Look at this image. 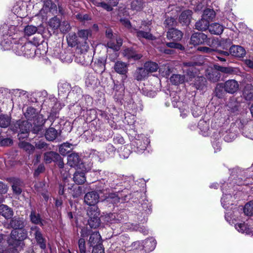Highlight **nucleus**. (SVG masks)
<instances>
[{"instance_id":"nucleus-35","label":"nucleus","mask_w":253,"mask_h":253,"mask_svg":"<svg viewBox=\"0 0 253 253\" xmlns=\"http://www.w3.org/2000/svg\"><path fill=\"white\" fill-rule=\"evenodd\" d=\"M72 146L68 142L63 143L59 146V151L62 155L65 156L72 150Z\"/></svg>"},{"instance_id":"nucleus-58","label":"nucleus","mask_w":253,"mask_h":253,"mask_svg":"<svg viewBox=\"0 0 253 253\" xmlns=\"http://www.w3.org/2000/svg\"><path fill=\"white\" fill-rule=\"evenodd\" d=\"M25 118L26 119V121L28 122H31L32 121V107H28L26 112L24 113Z\"/></svg>"},{"instance_id":"nucleus-15","label":"nucleus","mask_w":253,"mask_h":253,"mask_svg":"<svg viewBox=\"0 0 253 253\" xmlns=\"http://www.w3.org/2000/svg\"><path fill=\"white\" fill-rule=\"evenodd\" d=\"M9 226L13 228V230H23L24 226L23 219L15 216L10 220Z\"/></svg>"},{"instance_id":"nucleus-61","label":"nucleus","mask_w":253,"mask_h":253,"mask_svg":"<svg viewBox=\"0 0 253 253\" xmlns=\"http://www.w3.org/2000/svg\"><path fill=\"white\" fill-rule=\"evenodd\" d=\"M44 170V167L43 165H40L38 168L35 170L34 172L35 176H38Z\"/></svg>"},{"instance_id":"nucleus-3","label":"nucleus","mask_w":253,"mask_h":253,"mask_svg":"<svg viewBox=\"0 0 253 253\" xmlns=\"http://www.w3.org/2000/svg\"><path fill=\"white\" fill-rule=\"evenodd\" d=\"M87 214L89 217L88 223L91 228H96L100 224V212L97 207L88 208Z\"/></svg>"},{"instance_id":"nucleus-18","label":"nucleus","mask_w":253,"mask_h":253,"mask_svg":"<svg viewBox=\"0 0 253 253\" xmlns=\"http://www.w3.org/2000/svg\"><path fill=\"white\" fill-rule=\"evenodd\" d=\"M114 69L118 74L125 75L127 72V64L122 61H117L115 63Z\"/></svg>"},{"instance_id":"nucleus-40","label":"nucleus","mask_w":253,"mask_h":253,"mask_svg":"<svg viewBox=\"0 0 253 253\" xmlns=\"http://www.w3.org/2000/svg\"><path fill=\"white\" fill-rule=\"evenodd\" d=\"M207 77L210 81L214 83L217 82L219 80L221 77V75L217 70L211 71L208 73Z\"/></svg>"},{"instance_id":"nucleus-45","label":"nucleus","mask_w":253,"mask_h":253,"mask_svg":"<svg viewBox=\"0 0 253 253\" xmlns=\"http://www.w3.org/2000/svg\"><path fill=\"white\" fill-rule=\"evenodd\" d=\"M68 44L71 47L75 46L77 44V37L75 33H70L67 37Z\"/></svg>"},{"instance_id":"nucleus-23","label":"nucleus","mask_w":253,"mask_h":253,"mask_svg":"<svg viewBox=\"0 0 253 253\" xmlns=\"http://www.w3.org/2000/svg\"><path fill=\"white\" fill-rule=\"evenodd\" d=\"M134 30L136 31V36L138 38H145L148 40L153 39V36L150 33V28L149 26L147 27L145 31Z\"/></svg>"},{"instance_id":"nucleus-1","label":"nucleus","mask_w":253,"mask_h":253,"mask_svg":"<svg viewBox=\"0 0 253 253\" xmlns=\"http://www.w3.org/2000/svg\"><path fill=\"white\" fill-rule=\"evenodd\" d=\"M31 126V122L19 120L12 123L10 129L12 131L18 133L19 139H24L29 135Z\"/></svg>"},{"instance_id":"nucleus-36","label":"nucleus","mask_w":253,"mask_h":253,"mask_svg":"<svg viewBox=\"0 0 253 253\" xmlns=\"http://www.w3.org/2000/svg\"><path fill=\"white\" fill-rule=\"evenodd\" d=\"M60 25V20L57 17L50 19L48 22L49 28L54 32L57 30Z\"/></svg>"},{"instance_id":"nucleus-7","label":"nucleus","mask_w":253,"mask_h":253,"mask_svg":"<svg viewBox=\"0 0 253 253\" xmlns=\"http://www.w3.org/2000/svg\"><path fill=\"white\" fill-rule=\"evenodd\" d=\"M225 91L230 94H234L237 92L239 88V84L235 80H229L223 83Z\"/></svg>"},{"instance_id":"nucleus-31","label":"nucleus","mask_w":253,"mask_h":253,"mask_svg":"<svg viewBox=\"0 0 253 253\" xmlns=\"http://www.w3.org/2000/svg\"><path fill=\"white\" fill-rule=\"evenodd\" d=\"M46 139L48 141H53L57 136V131L53 127L49 128L44 134Z\"/></svg>"},{"instance_id":"nucleus-55","label":"nucleus","mask_w":253,"mask_h":253,"mask_svg":"<svg viewBox=\"0 0 253 253\" xmlns=\"http://www.w3.org/2000/svg\"><path fill=\"white\" fill-rule=\"evenodd\" d=\"M33 223L39 224L41 226L43 225L42 220L41 219V216L39 214L37 215L33 214Z\"/></svg>"},{"instance_id":"nucleus-9","label":"nucleus","mask_w":253,"mask_h":253,"mask_svg":"<svg viewBox=\"0 0 253 253\" xmlns=\"http://www.w3.org/2000/svg\"><path fill=\"white\" fill-rule=\"evenodd\" d=\"M241 125L240 121H236L235 123H232L231 125V132L224 136V139L227 142L231 141L236 136V133L238 132L237 127Z\"/></svg>"},{"instance_id":"nucleus-50","label":"nucleus","mask_w":253,"mask_h":253,"mask_svg":"<svg viewBox=\"0 0 253 253\" xmlns=\"http://www.w3.org/2000/svg\"><path fill=\"white\" fill-rule=\"evenodd\" d=\"M60 30L62 33H66L69 32L71 29L70 25L68 21H64L60 22Z\"/></svg>"},{"instance_id":"nucleus-14","label":"nucleus","mask_w":253,"mask_h":253,"mask_svg":"<svg viewBox=\"0 0 253 253\" xmlns=\"http://www.w3.org/2000/svg\"><path fill=\"white\" fill-rule=\"evenodd\" d=\"M82 163V160L78 153H72L68 156L67 164L70 167H78Z\"/></svg>"},{"instance_id":"nucleus-51","label":"nucleus","mask_w":253,"mask_h":253,"mask_svg":"<svg viewBox=\"0 0 253 253\" xmlns=\"http://www.w3.org/2000/svg\"><path fill=\"white\" fill-rule=\"evenodd\" d=\"M94 4L96 6H100L102 7L103 8L107 10L108 11H110L113 9L111 5L109 3L107 4L104 2H95V3H94Z\"/></svg>"},{"instance_id":"nucleus-11","label":"nucleus","mask_w":253,"mask_h":253,"mask_svg":"<svg viewBox=\"0 0 253 253\" xmlns=\"http://www.w3.org/2000/svg\"><path fill=\"white\" fill-rule=\"evenodd\" d=\"M124 55L130 60L136 61L141 59L142 55L137 53L132 48H126L124 50Z\"/></svg>"},{"instance_id":"nucleus-28","label":"nucleus","mask_w":253,"mask_h":253,"mask_svg":"<svg viewBox=\"0 0 253 253\" xmlns=\"http://www.w3.org/2000/svg\"><path fill=\"white\" fill-rule=\"evenodd\" d=\"M209 21L202 18L196 23L195 28L199 31H205L209 29Z\"/></svg>"},{"instance_id":"nucleus-63","label":"nucleus","mask_w":253,"mask_h":253,"mask_svg":"<svg viewBox=\"0 0 253 253\" xmlns=\"http://www.w3.org/2000/svg\"><path fill=\"white\" fill-rule=\"evenodd\" d=\"M198 50L200 51L208 53H211L213 50L212 48L205 46L199 47Z\"/></svg>"},{"instance_id":"nucleus-39","label":"nucleus","mask_w":253,"mask_h":253,"mask_svg":"<svg viewBox=\"0 0 253 253\" xmlns=\"http://www.w3.org/2000/svg\"><path fill=\"white\" fill-rule=\"evenodd\" d=\"M73 179L77 184H82L85 181V177L83 172H76L74 173Z\"/></svg>"},{"instance_id":"nucleus-54","label":"nucleus","mask_w":253,"mask_h":253,"mask_svg":"<svg viewBox=\"0 0 253 253\" xmlns=\"http://www.w3.org/2000/svg\"><path fill=\"white\" fill-rule=\"evenodd\" d=\"M166 45L168 47L172 48L178 49L180 50L184 49V47L180 43L174 42H167Z\"/></svg>"},{"instance_id":"nucleus-42","label":"nucleus","mask_w":253,"mask_h":253,"mask_svg":"<svg viewBox=\"0 0 253 253\" xmlns=\"http://www.w3.org/2000/svg\"><path fill=\"white\" fill-rule=\"evenodd\" d=\"M55 162L56 163V164L58 165V166L59 167V168L61 169V170H60V172L63 175L64 179L66 180L68 176H69V174L68 172H66V171H65L63 173V172H64L63 168H64V163L63 162V159L60 156V158L57 159V160H56L55 161Z\"/></svg>"},{"instance_id":"nucleus-30","label":"nucleus","mask_w":253,"mask_h":253,"mask_svg":"<svg viewBox=\"0 0 253 253\" xmlns=\"http://www.w3.org/2000/svg\"><path fill=\"white\" fill-rule=\"evenodd\" d=\"M59 158V154L53 151L46 152L44 155V160L46 163H50L52 161L55 162L57 159Z\"/></svg>"},{"instance_id":"nucleus-62","label":"nucleus","mask_w":253,"mask_h":253,"mask_svg":"<svg viewBox=\"0 0 253 253\" xmlns=\"http://www.w3.org/2000/svg\"><path fill=\"white\" fill-rule=\"evenodd\" d=\"M76 17L81 21L88 20L89 19L88 15L87 14L83 15L82 14L79 13L76 15Z\"/></svg>"},{"instance_id":"nucleus-29","label":"nucleus","mask_w":253,"mask_h":253,"mask_svg":"<svg viewBox=\"0 0 253 253\" xmlns=\"http://www.w3.org/2000/svg\"><path fill=\"white\" fill-rule=\"evenodd\" d=\"M227 106L228 110L232 113H236L238 111L239 103L237 101L236 98L232 97L228 102Z\"/></svg>"},{"instance_id":"nucleus-6","label":"nucleus","mask_w":253,"mask_h":253,"mask_svg":"<svg viewBox=\"0 0 253 253\" xmlns=\"http://www.w3.org/2000/svg\"><path fill=\"white\" fill-rule=\"evenodd\" d=\"M33 231H34L35 240L38 245L42 250H44L46 248V239L44 237L43 234L42 233L40 229L37 226L33 227Z\"/></svg>"},{"instance_id":"nucleus-37","label":"nucleus","mask_w":253,"mask_h":253,"mask_svg":"<svg viewBox=\"0 0 253 253\" xmlns=\"http://www.w3.org/2000/svg\"><path fill=\"white\" fill-rule=\"evenodd\" d=\"M23 46L24 56L27 58H30L31 56L32 42L30 40L25 41Z\"/></svg>"},{"instance_id":"nucleus-64","label":"nucleus","mask_w":253,"mask_h":253,"mask_svg":"<svg viewBox=\"0 0 253 253\" xmlns=\"http://www.w3.org/2000/svg\"><path fill=\"white\" fill-rule=\"evenodd\" d=\"M35 146L36 148L40 149H42L46 147L47 144L44 141L40 140L38 142L36 143Z\"/></svg>"},{"instance_id":"nucleus-19","label":"nucleus","mask_w":253,"mask_h":253,"mask_svg":"<svg viewBox=\"0 0 253 253\" xmlns=\"http://www.w3.org/2000/svg\"><path fill=\"white\" fill-rule=\"evenodd\" d=\"M148 76L147 71L144 68H137L134 73V78L137 81L144 80Z\"/></svg>"},{"instance_id":"nucleus-26","label":"nucleus","mask_w":253,"mask_h":253,"mask_svg":"<svg viewBox=\"0 0 253 253\" xmlns=\"http://www.w3.org/2000/svg\"><path fill=\"white\" fill-rule=\"evenodd\" d=\"M227 91L224 89L223 83H218L215 88V95L218 98H223L226 96Z\"/></svg>"},{"instance_id":"nucleus-41","label":"nucleus","mask_w":253,"mask_h":253,"mask_svg":"<svg viewBox=\"0 0 253 253\" xmlns=\"http://www.w3.org/2000/svg\"><path fill=\"white\" fill-rule=\"evenodd\" d=\"M215 16L214 11L213 9L208 8L204 10L202 18L210 21L212 20L215 17Z\"/></svg>"},{"instance_id":"nucleus-49","label":"nucleus","mask_w":253,"mask_h":253,"mask_svg":"<svg viewBox=\"0 0 253 253\" xmlns=\"http://www.w3.org/2000/svg\"><path fill=\"white\" fill-rule=\"evenodd\" d=\"M85 55L83 54H80L79 55V58L80 60H78V57H77L76 60L77 62H80L82 65H87L91 61L90 57L87 56V58H85Z\"/></svg>"},{"instance_id":"nucleus-24","label":"nucleus","mask_w":253,"mask_h":253,"mask_svg":"<svg viewBox=\"0 0 253 253\" xmlns=\"http://www.w3.org/2000/svg\"><path fill=\"white\" fill-rule=\"evenodd\" d=\"M192 12L190 10L183 11L179 16V22L183 24H188L190 22Z\"/></svg>"},{"instance_id":"nucleus-53","label":"nucleus","mask_w":253,"mask_h":253,"mask_svg":"<svg viewBox=\"0 0 253 253\" xmlns=\"http://www.w3.org/2000/svg\"><path fill=\"white\" fill-rule=\"evenodd\" d=\"M164 24L166 27H170L175 26L176 24V21L174 18L168 17L165 22Z\"/></svg>"},{"instance_id":"nucleus-10","label":"nucleus","mask_w":253,"mask_h":253,"mask_svg":"<svg viewBox=\"0 0 253 253\" xmlns=\"http://www.w3.org/2000/svg\"><path fill=\"white\" fill-rule=\"evenodd\" d=\"M207 40V36L203 33H196L193 34L191 37V43L194 45H198L204 43Z\"/></svg>"},{"instance_id":"nucleus-33","label":"nucleus","mask_w":253,"mask_h":253,"mask_svg":"<svg viewBox=\"0 0 253 253\" xmlns=\"http://www.w3.org/2000/svg\"><path fill=\"white\" fill-rule=\"evenodd\" d=\"M213 68L217 72L219 71L221 73L227 74H232L234 72V69L231 67H223L219 65L218 64H214Z\"/></svg>"},{"instance_id":"nucleus-46","label":"nucleus","mask_w":253,"mask_h":253,"mask_svg":"<svg viewBox=\"0 0 253 253\" xmlns=\"http://www.w3.org/2000/svg\"><path fill=\"white\" fill-rule=\"evenodd\" d=\"M244 212L247 216L253 214V201L247 203L244 208Z\"/></svg>"},{"instance_id":"nucleus-8","label":"nucleus","mask_w":253,"mask_h":253,"mask_svg":"<svg viewBox=\"0 0 253 253\" xmlns=\"http://www.w3.org/2000/svg\"><path fill=\"white\" fill-rule=\"evenodd\" d=\"M25 41H27L26 38H21L18 40L14 41L12 43V49L16 54L24 56L23 44Z\"/></svg>"},{"instance_id":"nucleus-52","label":"nucleus","mask_w":253,"mask_h":253,"mask_svg":"<svg viewBox=\"0 0 253 253\" xmlns=\"http://www.w3.org/2000/svg\"><path fill=\"white\" fill-rule=\"evenodd\" d=\"M13 143V140L10 138H2L0 141V146L7 147L10 146Z\"/></svg>"},{"instance_id":"nucleus-2","label":"nucleus","mask_w":253,"mask_h":253,"mask_svg":"<svg viewBox=\"0 0 253 253\" xmlns=\"http://www.w3.org/2000/svg\"><path fill=\"white\" fill-rule=\"evenodd\" d=\"M27 237V232L24 230H12L7 243L10 247H18L21 246Z\"/></svg>"},{"instance_id":"nucleus-57","label":"nucleus","mask_w":253,"mask_h":253,"mask_svg":"<svg viewBox=\"0 0 253 253\" xmlns=\"http://www.w3.org/2000/svg\"><path fill=\"white\" fill-rule=\"evenodd\" d=\"M131 8L136 10H139L141 9V1L138 0H134L131 2Z\"/></svg>"},{"instance_id":"nucleus-4","label":"nucleus","mask_w":253,"mask_h":253,"mask_svg":"<svg viewBox=\"0 0 253 253\" xmlns=\"http://www.w3.org/2000/svg\"><path fill=\"white\" fill-rule=\"evenodd\" d=\"M46 119L42 115L38 114L33 118V133L39 134L43 136L44 134V124Z\"/></svg>"},{"instance_id":"nucleus-13","label":"nucleus","mask_w":253,"mask_h":253,"mask_svg":"<svg viewBox=\"0 0 253 253\" xmlns=\"http://www.w3.org/2000/svg\"><path fill=\"white\" fill-rule=\"evenodd\" d=\"M230 53L235 57H243L246 55V50L241 46L233 45L230 47Z\"/></svg>"},{"instance_id":"nucleus-44","label":"nucleus","mask_w":253,"mask_h":253,"mask_svg":"<svg viewBox=\"0 0 253 253\" xmlns=\"http://www.w3.org/2000/svg\"><path fill=\"white\" fill-rule=\"evenodd\" d=\"M78 253H86V247L85 239L80 238L78 241Z\"/></svg>"},{"instance_id":"nucleus-38","label":"nucleus","mask_w":253,"mask_h":253,"mask_svg":"<svg viewBox=\"0 0 253 253\" xmlns=\"http://www.w3.org/2000/svg\"><path fill=\"white\" fill-rule=\"evenodd\" d=\"M144 68L149 74L150 73L156 72L158 69V65L153 62H147L144 64Z\"/></svg>"},{"instance_id":"nucleus-25","label":"nucleus","mask_w":253,"mask_h":253,"mask_svg":"<svg viewBox=\"0 0 253 253\" xmlns=\"http://www.w3.org/2000/svg\"><path fill=\"white\" fill-rule=\"evenodd\" d=\"M156 246V241L152 238H148L144 242L143 248L146 252H151L154 250Z\"/></svg>"},{"instance_id":"nucleus-27","label":"nucleus","mask_w":253,"mask_h":253,"mask_svg":"<svg viewBox=\"0 0 253 253\" xmlns=\"http://www.w3.org/2000/svg\"><path fill=\"white\" fill-rule=\"evenodd\" d=\"M209 29L211 33L214 35H219L222 33L223 27L219 23H214L209 26Z\"/></svg>"},{"instance_id":"nucleus-34","label":"nucleus","mask_w":253,"mask_h":253,"mask_svg":"<svg viewBox=\"0 0 253 253\" xmlns=\"http://www.w3.org/2000/svg\"><path fill=\"white\" fill-rule=\"evenodd\" d=\"M184 81V76L179 74H173L170 78V82L174 85L182 84Z\"/></svg>"},{"instance_id":"nucleus-47","label":"nucleus","mask_w":253,"mask_h":253,"mask_svg":"<svg viewBox=\"0 0 253 253\" xmlns=\"http://www.w3.org/2000/svg\"><path fill=\"white\" fill-rule=\"evenodd\" d=\"M107 202L111 203L113 204L118 203L120 202V198L115 193H110L106 199Z\"/></svg>"},{"instance_id":"nucleus-43","label":"nucleus","mask_w":253,"mask_h":253,"mask_svg":"<svg viewBox=\"0 0 253 253\" xmlns=\"http://www.w3.org/2000/svg\"><path fill=\"white\" fill-rule=\"evenodd\" d=\"M236 229L240 232L246 233L249 234L251 233V230L245 223H239L235 225Z\"/></svg>"},{"instance_id":"nucleus-48","label":"nucleus","mask_w":253,"mask_h":253,"mask_svg":"<svg viewBox=\"0 0 253 253\" xmlns=\"http://www.w3.org/2000/svg\"><path fill=\"white\" fill-rule=\"evenodd\" d=\"M19 146L30 155L32 150V145L30 143L22 141L19 143Z\"/></svg>"},{"instance_id":"nucleus-32","label":"nucleus","mask_w":253,"mask_h":253,"mask_svg":"<svg viewBox=\"0 0 253 253\" xmlns=\"http://www.w3.org/2000/svg\"><path fill=\"white\" fill-rule=\"evenodd\" d=\"M11 117L7 114L0 115V127L7 128L10 125Z\"/></svg>"},{"instance_id":"nucleus-12","label":"nucleus","mask_w":253,"mask_h":253,"mask_svg":"<svg viewBox=\"0 0 253 253\" xmlns=\"http://www.w3.org/2000/svg\"><path fill=\"white\" fill-rule=\"evenodd\" d=\"M88 244L92 248L102 245L101 237L99 232H94L90 235Z\"/></svg>"},{"instance_id":"nucleus-56","label":"nucleus","mask_w":253,"mask_h":253,"mask_svg":"<svg viewBox=\"0 0 253 253\" xmlns=\"http://www.w3.org/2000/svg\"><path fill=\"white\" fill-rule=\"evenodd\" d=\"M32 35V26H27L24 29V36L22 38H26L28 40H30L29 37Z\"/></svg>"},{"instance_id":"nucleus-22","label":"nucleus","mask_w":253,"mask_h":253,"mask_svg":"<svg viewBox=\"0 0 253 253\" xmlns=\"http://www.w3.org/2000/svg\"><path fill=\"white\" fill-rule=\"evenodd\" d=\"M207 80L203 77H197L195 80L194 85L196 89L204 90L206 88Z\"/></svg>"},{"instance_id":"nucleus-16","label":"nucleus","mask_w":253,"mask_h":253,"mask_svg":"<svg viewBox=\"0 0 253 253\" xmlns=\"http://www.w3.org/2000/svg\"><path fill=\"white\" fill-rule=\"evenodd\" d=\"M167 38L174 41H180L183 36L182 32L176 29H170L167 32Z\"/></svg>"},{"instance_id":"nucleus-5","label":"nucleus","mask_w":253,"mask_h":253,"mask_svg":"<svg viewBox=\"0 0 253 253\" xmlns=\"http://www.w3.org/2000/svg\"><path fill=\"white\" fill-rule=\"evenodd\" d=\"M99 196L96 191H91L86 193L84 197V202L91 207H97L96 205L99 201Z\"/></svg>"},{"instance_id":"nucleus-59","label":"nucleus","mask_w":253,"mask_h":253,"mask_svg":"<svg viewBox=\"0 0 253 253\" xmlns=\"http://www.w3.org/2000/svg\"><path fill=\"white\" fill-rule=\"evenodd\" d=\"M89 32L86 30H81L79 31L78 35L79 37L86 39L88 37Z\"/></svg>"},{"instance_id":"nucleus-17","label":"nucleus","mask_w":253,"mask_h":253,"mask_svg":"<svg viewBox=\"0 0 253 253\" xmlns=\"http://www.w3.org/2000/svg\"><path fill=\"white\" fill-rule=\"evenodd\" d=\"M244 98L248 101L253 100V85L247 84L244 87L243 91Z\"/></svg>"},{"instance_id":"nucleus-20","label":"nucleus","mask_w":253,"mask_h":253,"mask_svg":"<svg viewBox=\"0 0 253 253\" xmlns=\"http://www.w3.org/2000/svg\"><path fill=\"white\" fill-rule=\"evenodd\" d=\"M0 214L6 219L11 218L13 214V211L11 208L5 205H0Z\"/></svg>"},{"instance_id":"nucleus-21","label":"nucleus","mask_w":253,"mask_h":253,"mask_svg":"<svg viewBox=\"0 0 253 253\" xmlns=\"http://www.w3.org/2000/svg\"><path fill=\"white\" fill-rule=\"evenodd\" d=\"M12 183V188L13 192L17 195L20 194L22 192V181L19 178H13Z\"/></svg>"},{"instance_id":"nucleus-60","label":"nucleus","mask_w":253,"mask_h":253,"mask_svg":"<svg viewBox=\"0 0 253 253\" xmlns=\"http://www.w3.org/2000/svg\"><path fill=\"white\" fill-rule=\"evenodd\" d=\"M92 253H104L102 245L93 247Z\"/></svg>"}]
</instances>
